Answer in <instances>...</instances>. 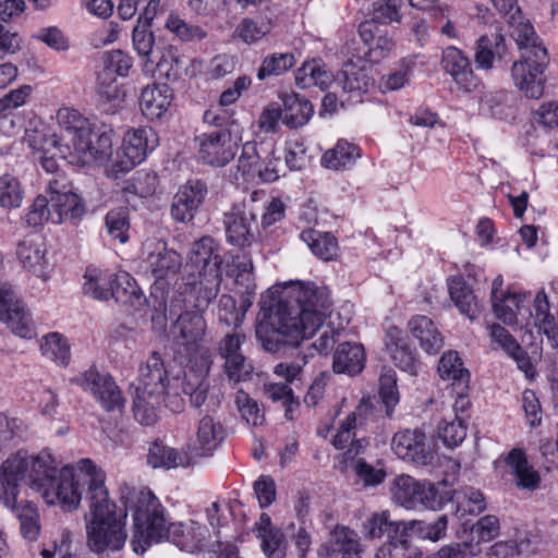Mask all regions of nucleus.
I'll return each mask as SVG.
<instances>
[{"label": "nucleus", "instance_id": "f257e3e1", "mask_svg": "<svg viewBox=\"0 0 558 558\" xmlns=\"http://www.w3.org/2000/svg\"><path fill=\"white\" fill-rule=\"evenodd\" d=\"M268 323L256 330L263 348L279 353L311 338L331 313L329 290L314 282H294L286 287L274 302L262 301Z\"/></svg>", "mask_w": 558, "mask_h": 558}, {"label": "nucleus", "instance_id": "f03ea898", "mask_svg": "<svg viewBox=\"0 0 558 558\" xmlns=\"http://www.w3.org/2000/svg\"><path fill=\"white\" fill-rule=\"evenodd\" d=\"M58 131L46 140L59 150L60 158L71 165H105L112 157V131H94L92 123L78 111L61 108L57 111Z\"/></svg>", "mask_w": 558, "mask_h": 558}, {"label": "nucleus", "instance_id": "7ed1b4c3", "mask_svg": "<svg viewBox=\"0 0 558 558\" xmlns=\"http://www.w3.org/2000/svg\"><path fill=\"white\" fill-rule=\"evenodd\" d=\"M119 493L124 507L134 511L131 545L136 554H144L151 542L169 541L178 546L183 545V525L169 521L165 508L149 489H136L122 483Z\"/></svg>", "mask_w": 558, "mask_h": 558}, {"label": "nucleus", "instance_id": "20e7f679", "mask_svg": "<svg viewBox=\"0 0 558 558\" xmlns=\"http://www.w3.org/2000/svg\"><path fill=\"white\" fill-rule=\"evenodd\" d=\"M87 474L92 476L88 508L85 514L87 546L100 554L107 549L120 550L126 541L125 513L119 514L117 506L109 498L105 477L89 462H82Z\"/></svg>", "mask_w": 558, "mask_h": 558}, {"label": "nucleus", "instance_id": "39448f33", "mask_svg": "<svg viewBox=\"0 0 558 558\" xmlns=\"http://www.w3.org/2000/svg\"><path fill=\"white\" fill-rule=\"evenodd\" d=\"M58 473V464L50 451L41 450L35 456L20 451L0 465V501L13 504L14 496H19V482H25L41 496Z\"/></svg>", "mask_w": 558, "mask_h": 558}, {"label": "nucleus", "instance_id": "423d86ee", "mask_svg": "<svg viewBox=\"0 0 558 558\" xmlns=\"http://www.w3.org/2000/svg\"><path fill=\"white\" fill-rule=\"evenodd\" d=\"M513 25L511 37L520 51L519 60L511 66L513 84L525 97L538 99L544 93L549 63L547 49L531 24Z\"/></svg>", "mask_w": 558, "mask_h": 558}, {"label": "nucleus", "instance_id": "0eeeda50", "mask_svg": "<svg viewBox=\"0 0 558 558\" xmlns=\"http://www.w3.org/2000/svg\"><path fill=\"white\" fill-rule=\"evenodd\" d=\"M46 194L38 195L29 206L25 215L27 226L35 228L46 222L76 226L87 211L83 197L61 175L47 182Z\"/></svg>", "mask_w": 558, "mask_h": 558}, {"label": "nucleus", "instance_id": "6e6552de", "mask_svg": "<svg viewBox=\"0 0 558 558\" xmlns=\"http://www.w3.org/2000/svg\"><path fill=\"white\" fill-rule=\"evenodd\" d=\"M221 263L213 238L203 236L192 244L183 281L189 293H197L199 306H208L216 299L221 283Z\"/></svg>", "mask_w": 558, "mask_h": 558}, {"label": "nucleus", "instance_id": "1a4fd4ad", "mask_svg": "<svg viewBox=\"0 0 558 558\" xmlns=\"http://www.w3.org/2000/svg\"><path fill=\"white\" fill-rule=\"evenodd\" d=\"M167 372L160 355L153 352L138 369V384L133 398V413L142 425L150 426L157 422V407L166 391Z\"/></svg>", "mask_w": 558, "mask_h": 558}, {"label": "nucleus", "instance_id": "9d476101", "mask_svg": "<svg viewBox=\"0 0 558 558\" xmlns=\"http://www.w3.org/2000/svg\"><path fill=\"white\" fill-rule=\"evenodd\" d=\"M189 351V369L181 381V388L194 408L206 407L207 411H216L221 403L222 393L211 391L207 375L213 365L208 348L197 343L186 348Z\"/></svg>", "mask_w": 558, "mask_h": 558}, {"label": "nucleus", "instance_id": "9b49d317", "mask_svg": "<svg viewBox=\"0 0 558 558\" xmlns=\"http://www.w3.org/2000/svg\"><path fill=\"white\" fill-rule=\"evenodd\" d=\"M82 462H89L94 469L105 478V473L90 459H82L76 463V470L72 466H63L53 480V484L47 487L40 496L47 505H60L64 511H73L78 508L82 500L83 487L86 486V500L89 497L92 476L87 474L86 466Z\"/></svg>", "mask_w": 558, "mask_h": 558}, {"label": "nucleus", "instance_id": "f8f14e48", "mask_svg": "<svg viewBox=\"0 0 558 558\" xmlns=\"http://www.w3.org/2000/svg\"><path fill=\"white\" fill-rule=\"evenodd\" d=\"M198 156L207 165L223 167L235 156L242 142V128L232 122L223 129L205 133L196 138Z\"/></svg>", "mask_w": 558, "mask_h": 558}, {"label": "nucleus", "instance_id": "ddd939ff", "mask_svg": "<svg viewBox=\"0 0 558 558\" xmlns=\"http://www.w3.org/2000/svg\"><path fill=\"white\" fill-rule=\"evenodd\" d=\"M391 496L395 504L409 510L420 508L436 510L444 501L433 483L420 482L407 474L398 475L393 480Z\"/></svg>", "mask_w": 558, "mask_h": 558}, {"label": "nucleus", "instance_id": "4468645a", "mask_svg": "<svg viewBox=\"0 0 558 558\" xmlns=\"http://www.w3.org/2000/svg\"><path fill=\"white\" fill-rule=\"evenodd\" d=\"M142 268L149 274L155 282L170 284L177 279L182 268V257L165 243L151 241L146 243Z\"/></svg>", "mask_w": 558, "mask_h": 558}, {"label": "nucleus", "instance_id": "2eb2a0df", "mask_svg": "<svg viewBox=\"0 0 558 558\" xmlns=\"http://www.w3.org/2000/svg\"><path fill=\"white\" fill-rule=\"evenodd\" d=\"M245 336L240 332H230L222 337L217 345L218 355L225 361L223 374L233 385L250 378L253 366L242 352Z\"/></svg>", "mask_w": 558, "mask_h": 558}, {"label": "nucleus", "instance_id": "dca6fc26", "mask_svg": "<svg viewBox=\"0 0 558 558\" xmlns=\"http://www.w3.org/2000/svg\"><path fill=\"white\" fill-rule=\"evenodd\" d=\"M71 383L78 385L89 391L100 405L108 412L120 410L124 399L114 379L105 373H99L92 367L83 374L73 377Z\"/></svg>", "mask_w": 558, "mask_h": 558}, {"label": "nucleus", "instance_id": "f3484780", "mask_svg": "<svg viewBox=\"0 0 558 558\" xmlns=\"http://www.w3.org/2000/svg\"><path fill=\"white\" fill-rule=\"evenodd\" d=\"M256 218L253 203L234 205L223 218L228 242L241 247L250 246L256 239Z\"/></svg>", "mask_w": 558, "mask_h": 558}, {"label": "nucleus", "instance_id": "a211bd4d", "mask_svg": "<svg viewBox=\"0 0 558 558\" xmlns=\"http://www.w3.org/2000/svg\"><path fill=\"white\" fill-rule=\"evenodd\" d=\"M159 145L157 132L149 128L133 129L126 132L123 138V155L125 160L116 165L118 172H128L134 166L143 162L148 153Z\"/></svg>", "mask_w": 558, "mask_h": 558}, {"label": "nucleus", "instance_id": "6ab92c4d", "mask_svg": "<svg viewBox=\"0 0 558 558\" xmlns=\"http://www.w3.org/2000/svg\"><path fill=\"white\" fill-rule=\"evenodd\" d=\"M194 299L195 310L181 313L171 326L173 338L185 348L196 345L204 338L207 329L203 312L207 306H199L197 293H190Z\"/></svg>", "mask_w": 558, "mask_h": 558}, {"label": "nucleus", "instance_id": "aec40b11", "mask_svg": "<svg viewBox=\"0 0 558 558\" xmlns=\"http://www.w3.org/2000/svg\"><path fill=\"white\" fill-rule=\"evenodd\" d=\"M47 245L37 235H28L16 244V257L22 267L43 280H47L52 265L47 257Z\"/></svg>", "mask_w": 558, "mask_h": 558}, {"label": "nucleus", "instance_id": "412c9836", "mask_svg": "<svg viewBox=\"0 0 558 558\" xmlns=\"http://www.w3.org/2000/svg\"><path fill=\"white\" fill-rule=\"evenodd\" d=\"M391 448L402 460L427 465L433 460V451L426 436L418 429H404L395 434Z\"/></svg>", "mask_w": 558, "mask_h": 558}, {"label": "nucleus", "instance_id": "4be33fe9", "mask_svg": "<svg viewBox=\"0 0 558 558\" xmlns=\"http://www.w3.org/2000/svg\"><path fill=\"white\" fill-rule=\"evenodd\" d=\"M207 185L201 180H190L173 197L170 213L178 222H189L197 213L207 196Z\"/></svg>", "mask_w": 558, "mask_h": 558}, {"label": "nucleus", "instance_id": "5701e85b", "mask_svg": "<svg viewBox=\"0 0 558 558\" xmlns=\"http://www.w3.org/2000/svg\"><path fill=\"white\" fill-rule=\"evenodd\" d=\"M440 64L459 89L469 93L478 87L480 81L474 75L470 59L462 50L453 46L447 47L442 51Z\"/></svg>", "mask_w": 558, "mask_h": 558}, {"label": "nucleus", "instance_id": "b1692460", "mask_svg": "<svg viewBox=\"0 0 558 558\" xmlns=\"http://www.w3.org/2000/svg\"><path fill=\"white\" fill-rule=\"evenodd\" d=\"M225 438V428L220 421L210 414L203 415L195 426V437L190 445L195 457H210Z\"/></svg>", "mask_w": 558, "mask_h": 558}, {"label": "nucleus", "instance_id": "393cba45", "mask_svg": "<svg viewBox=\"0 0 558 558\" xmlns=\"http://www.w3.org/2000/svg\"><path fill=\"white\" fill-rule=\"evenodd\" d=\"M335 86L343 93L359 98L374 86V78L369 75L365 65H359L353 60L344 63L343 69L336 75Z\"/></svg>", "mask_w": 558, "mask_h": 558}, {"label": "nucleus", "instance_id": "a878e982", "mask_svg": "<svg viewBox=\"0 0 558 558\" xmlns=\"http://www.w3.org/2000/svg\"><path fill=\"white\" fill-rule=\"evenodd\" d=\"M172 99V89L168 85H148L141 93L140 109L148 120H156L167 112Z\"/></svg>", "mask_w": 558, "mask_h": 558}, {"label": "nucleus", "instance_id": "bb28decb", "mask_svg": "<svg viewBox=\"0 0 558 558\" xmlns=\"http://www.w3.org/2000/svg\"><path fill=\"white\" fill-rule=\"evenodd\" d=\"M323 549L328 558H360L359 536L349 527L336 526Z\"/></svg>", "mask_w": 558, "mask_h": 558}, {"label": "nucleus", "instance_id": "cd10ccee", "mask_svg": "<svg viewBox=\"0 0 558 558\" xmlns=\"http://www.w3.org/2000/svg\"><path fill=\"white\" fill-rule=\"evenodd\" d=\"M508 473L520 489L535 490L541 483V476L529 463L526 454L521 449H512L506 458Z\"/></svg>", "mask_w": 558, "mask_h": 558}, {"label": "nucleus", "instance_id": "c85d7f7f", "mask_svg": "<svg viewBox=\"0 0 558 558\" xmlns=\"http://www.w3.org/2000/svg\"><path fill=\"white\" fill-rule=\"evenodd\" d=\"M441 379L451 381V392L464 393L470 388V372L456 351L445 352L438 363Z\"/></svg>", "mask_w": 558, "mask_h": 558}, {"label": "nucleus", "instance_id": "c756f323", "mask_svg": "<svg viewBox=\"0 0 558 558\" xmlns=\"http://www.w3.org/2000/svg\"><path fill=\"white\" fill-rule=\"evenodd\" d=\"M365 350L362 344L342 342L333 353L332 369L338 374L353 376L362 372L365 366Z\"/></svg>", "mask_w": 558, "mask_h": 558}, {"label": "nucleus", "instance_id": "7c9ffc66", "mask_svg": "<svg viewBox=\"0 0 558 558\" xmlns=\"http://www.w3.org/2000/svg\"><path fill=\"white\" fill-rule=\"evenodd\" d=\"M359 34L367 45L369 57L374 61L387 57L395 48V41L388 35L387 29L381 28L374 21L362 22L359 25Z\"/></svg>", "mask_w": 558, "mask_h": 558}, {"label": "nucleus", "instance_id": "2f4dec72", "mask_svg": "<svg viewBox=\"0 0 558 558\" xmlns=\"http://www.w3.org/2000/svg\"><path fill=\"white\" fill-rule=\"evenodd\" d=\"M282 101V122L290 129H298L305 125L314 113L313 105L295 93H280Z\"/></svg>", "mask_w": 558, "mask_h": 558}, {"label": "nucleus", "instance_id": "473e14b6", "mask_svg": "<svg viewBox=\"0 0 558 558\" xmlns=\"http://www.w3.org/2000/svg\"><path fill=\"white\" fill-rule=\"evenodd\" d=\"M387 350L395 365L400 369L415 375L417 371L416 361L412 350L408 347L402 331L397 327H391L387 331Z\"/></svg>", "mask_w": 558, "mask_h": 558}, {"label": "nucleus", "instance_id": "72a5a7b5", "mask_svg": "<svg viewBox=\"0 0 558 558\" xmlns=\"http://www.w3.org/2000/svg\"><path fill=\"white\" fill-rule=\"evenodd\" d=\"M408 326L424 351L435 354L441 349L444 344L442 336L429 317L423 315L414 316L409 320Z\"/></svg>", "mask_w": 558, "mask_h": 558}, {"label": "nucleus", "instance_id": "f704fd0d", "mask_svg": "<svg viewBox=\"0 0 558 558\" xmlns=\"http://www.w3.org/2000/svg\"><path fill=\"white\" fill-rule=\"evenodd\" d=\"M10 509L20 521V531L22 536L28 542H35L40 534V522L37 507L27 500L17 502V496H14L13 504H3Z\"/></svg>", "mask_w": 558, "mask_h": 558}, {"label": "nucleus", "instance_id": "c9c22d12", "mask_svg": "<svg viewBox=\"0 0 558 558\" xmlns=\"http://www.w3.org/2000/svg\"><path fill=\"white\" fill-rule=\"evenodd\" d=\"M505 37L500 33L485 34L476 40L474 59L478 69L489 70L496 58L506 53Z\"/></svg>", "mask_w": 558, "mask_h": 558}, {"label": "nucleus", "instance_id": "e433bc0d", "mask_svg": "<svg viewBox=\"0 0 558 558\" xmlns=\"http://www.w3.org/2000/svg\"><path fill=\"white\" fill-rule=\"evenodd\" d=\"M524 295L510 291L500 292V296L493 299L495 315L507 325L519 324V316L525 317L529 310L524 307Z\"/></svg>", "mask_w": 558, "mask_h": 558}, {"label": "nucleus", "instance_id": "4c0bfd02", "mask_svg": "<svg viewBox=\"0 0 558 558\" xmlns=\"http://www.w3.org/2000/svg\"><path fill=\"white\" fill-rule=\"evenodd\" d=\"M336 76L326 69V65L319 60L304 62L295 73V83L301 88L318 86L326 89L335 86Z\"/></svg>", "mask_w": 558, "mask_h": 558}, {"label": "nucleus", "instance_id": "58836bf2", "mask_svg": "<svg viewBox=\"0 0 558 558\" xmlns=\"http://www.w3.org/2000/svg\"><path fill=\"white\" fill-rule=\"evenodd\" d=\"M300 238L306 243L311 252L322 260L329 262L338 257V241L330 232L306 229L300 233Z\"/></svg>", "mask_w": 558, "mask_h": 558}, {"label": "nucleus", "instance_id": "ea45409f", "mask_svg": "<svg viewBox=\"0 0 558 558\" xmlns=\"http://www.w3.org/2000/svg\"><path fill=\"white\" fill-rule=\"evenodd\" d=\"M450 299L454 302L460 313L471 320L480 314V305L472 288L461 277H452L448 281Z\"/></svg>", "mask_w": 558, "mask_h": 558}, {"label": "nucleus", "instance_id": "a19ab883", "mask_svg": "<svg viewBox=\"0 0 558 558\" xmlns=\"http://www.w3.org/2000/svg\"><path fill=\"white\" fill-rule=\"evenodd\" d=\"M534 319L535 326L544 332L553 347H558V328L555 317L550 314V306L545 291L537 292L534 299V314L527 312Z\"/></svg>", "mask_w": 558, "mask_h": 558}, {"label": "nucleus", "instance_id": "79ce46f5", "mask_svg": "<svg viewBox=\"0 0 558 558\" xmlns=\"http://www.w3.org/2000/svg\"><path fill=\"white\" fill-rule=\"evenodd\" d=\"M360 157L361 151L356 145L339 140L331 149L325 151L322 165L331 170H342L351 167Z\"/></svg>", "mask_w": 558, "mask_h": 558}, {"label": "nucleus", "instance_id": "37998d69", "mask_svg": "<svg viewBox=\"0 0 558 558\" xmlns=\"http://www.w3.org/2000/svg\"><path fill=\"white\" fill-rule=\"evenodd\" d=\"M142 291L134 278L126 271L112 274L110 298L122 304L133 305L142 299Z\"/></svg>", "mask_w": 558, "mask_h": 558}, {"label": "nucleus", "instance_id": "c03bdc74", "mask_svg": "<svg viewBox=\"0 0 558 558\" xmlns=\"http://www.w3.org/2000/svg\"><path fill=\"white\" fill-rule=\"evenodd\" d=\"M407 529L403 522L392 521L389 511L372 513L363 524L364 535L368 538H380L385 534L392 537L400 529Z\"/></svg>", "mask_w": 558, "mask_h": 558}, {"label": "nucleus", "instance_id": "a18cd8bd", "mask_svg": "<svg viewBox=\"0 0 558 558\" xmlns=\"http://www.w3.org/2000/svg\"><path fill=\"white\" fill-rule=\"evenodd\" d=\"M41 354L61 366H66L71 359L70 344L61 333L50 332L41 338Z\"/></svg>", "mask_w": 558, "mask_h": 558}, {"label": "nucleus", "instance_id": "49530a36", "mask_svg": "<svg viewBox=\"0 0 558 558\" xmlns=\"http://www.w3.org/2000/svg\"><path fill=\"white\" fill-rule=\"evenodd\" d=\"M437 435L447 447H457L466 436V425L459 414H448L437 425Z\"/></svg>", "mask_w": 558, "mask_h": 558}, {"label": "nucleus", "instance_id": "de8ad7c7", "mask_svg": "<svg viewBox=\"0 0 558 558\" xmlns=\"http://www.w3.org/2000/svg\"><path fill=\"white\" fill-rule=\"evenodd\" d=\"M452 499L457 504V511L461 513V517L480 514L486 509L484 495L474 487H462L456 490Z\"/></svg>", "mask_w": 558, "mask_h": 558}, {"label": "nucleus", "instance_id": "09e8293b", "mask_svg": "<svg viewBox=\"0 0 558 558\" xmlns=\"http://www.w3.org/2000/svg\"><path fill=\"white\" fill-rule=\"evenodd\" d=\"M97 94L104 110L110 113H114L120 108L125 97L124 90L107 74L99 77Z\"/></svg>", "mask_w": 558, "mask_h": 558}, {"label": "nucleus", "instance_id": "8fccbe9b", "mask_svg": "<svg viewBox=\"0 0 558 558\" xmlns=\"http://www.w3.org/2000/svg\"><path fill=\"white\" fill-rule=\"evenodd\" d=\"M295 58L290 52H275L264 58L257 70L256 76L264 81L269 76H279L292 69L295 64Z\"/></svg>", "mask_w": 558, "mask_h": 558}, {"label": "nucleus", "instance_id": "3c124183", "mask_svg": "<svg viewBox=\"0 0 558 558\" xmlns=\"http://www.w3.org/2000/svg\"><path fill=\"white\" fill-rule=\"evenodd\" d=\"M143 71L148 75H154L158 72L160 76H165L168 80H177L181 73V60L169 51L158 56L155 60L144 61Z\"/></svg>", "mask_w": 558, "mask_h": 558}, {"label": "nucleus", "instance_id": "603ef678", "mask_svg": "<svg viewBox=\"0 0 558 558\" xmlns=\"http://www.w3.org/2000/svg\"><path fill=\"white\" fill-rule=\"evenodd\" d=\"M133 48L144 61L155 60V37L150 31V22L137 21L132 34Z\"/></svg>", "mask_w": 558, "mask_h": 558}, {"label": "nucleus", "instance_id": "864d4df0", "mask_svg": "<svg viewBox=\"0 0 558 558\" xmlns=\"http://www.w3.org/2000/svg\"><path fill=\"white\" fill-rule=\"evenodd\" d=\"M84 278L85 294L97 300H108L110 298L112 274L88 269Z\"/></svg>", "mask_w": 558, "mask_h": 558}, {"label": "nucleus", "instance_id": "5fc2aeb1", "mask_svg": "<svg viewBox=\"0 0 558 558\" xmlns=\"http://www.w3.org/2000/svg\"><path fill=\"white\" fill-rule=\"evenodd\" d=\"M24 198V191L19 179L10 173L0 177V207L3 209L19 208Z\"/></svg>", "mask_w": 558, "mask_h": 558}, {"label": "nucleus", "instance_id": "6e6d98bb", "mask_svg": "<svg viewBox=\"0 0 558 558\" xmlns=\"http://www.w3.org/2000/svg\"><path fill=\"white\" fill-rule=\"evenodd\" d=\"M148 464L156 468H177L183 463V457L173 448L154 442L147 454Z\"/></svg>", "mask_w": 558, "mask_h": 558}, {"label": "nucleus", "instance_id": "4d7b16f0", "mask_svg": "<svg viewBox=\"0 0 558 558\" xmlns=\"http://www.w3.org/2000/svg\"><path fill=\"white\" fill-rule=\"evenodd\" d=\"M403 0H377L373 3L372 17L377 25H387L401 21V7Z\"/></svg>", "mask_w": 558, "mask_h": 558}, {"label": "nucleus", "instance_id": "13d9d810", "mask_svg": "<svg viewBox=\"0 0 558 558\" xmlns=\"http://www.w3.org/2000/svg\"><path fill=\"white\" fill-rule=\"evenodd\" d=\"M166 27L183 41H201L207 36L204 28L190 24L178 15H170L166 22Z\"/></svg>", "mask_w": 558, "mask_h": 558}, {"label": "nucleus", "instance_id": "bf43d9fd", "mask_svg": "<svg viewBox=\"0 0 558 558\" xmlns=\"http://www.w3.org/2000/svg\"><path fill=\"white\" fill-rule=\"evenodd\" d=\"M270 32V25L263 20L243 19L235 28V35L247 45H253Z\"/></svg>", "mask_w": 558, "mask_h": 558}, {"label": "nucleus", "instance_id": "052dcab7", "mask_svg": "<svg viewBox=\"0 0 558 558\" xmlns=\"http://www.w3.org/2000/svg\"><path fill=\"white\" fill-rule=\"evenodd\" d=\"M0 320L7 323L12 332L21 338L29 339L34 336V329L22 303L11 308L8 315L0 317Z\"/></svg>", "mask_w": 558, "mask_h": 558}, {"label": "nucleus", "instance_id": "680f3d73", "mask_svg": "<svg viewBox=\"0 0 558 558\" xmlns=\"http://www.w3.org/2000/svg\"><path fill=\"white\" fill-rule=\"evenodd\" d=\"M412 64L403 60L395 71L383 75L379 81V89L383 93L401 89L410 82Z\"/></svg>", "mask_w": 558, "mask_h": 558}, {"label": "nucleus", "instance_id": "e2e57ef3", "mask_svg": "<svg viewBox=\"0 0 558 558\" xmlns=\"http://www.w3.org/2000/svg\"><path fill=\"white\" fill-rule=\"evenodd\" d=\"M259 163L260 157L256 150V145L252 142H246L238 160V170L246 181H253L256 179V170Z\"/></svg>", "mask_w": 558, "mask_h": 558}, {"label": "nucleus", "instance_id": "0e129e2a", "mask_svg": "<svg viewBox=\"0 0 558 558\" xmlns=\"http://www.w3.org/2000/svg\"><path fill=\"white\" fill-rule=\"evenodd\" d=\"M235 403L239 412L241 413L242 417L246 421L247 424H251L253 426H258L263 424V410L259 408L258 403L254 399L250 398V396L246 392H244L243 390L238 391L235 396Z\"/></svg>", "mask_w": 558, "mask_h": 558}, {"label": "nucleus", "instance_id": "69168bd1", "mask_svg": "<svg viewBox=\"0 0 558 558\" xmlns=\"http://www.w3.org/2000/svg\"><path fill=\"white\" fill-rule=\"evenodd\" d=\"M379 397L386 407L387 415H391L395 407L399 402V391L397 388V377L395 372L388 371L379 378Z\"/></svg>", "mask_w": 558, "mask_h": 558}, {"label": "nucleus", "instance_id": "338daca9", "mask_svg": "<svg viewBox=\"0 0 558 558\" xmlns=\"http://www.w3.org/2000/svg\"><path fill=\"white\" fill-rule=\"evenodd\" d=\"M106 227L111 238L121 243L128 241L129 219L124 208L110 210L106 216Z\"/></svg>", "mask_w": 558, "mask_h": 558}, {"label": "nucleus", "instance_id": "774afa93", "mask_svg": "<svg viewBox=\"0 0 558 558\" xmlns=\"http://www.w3.org/2000/svg\"><path fill=\"white\" fill-rule=\"evenodd\" d=\"M50 136L51 134L43 136L38 135L34 137L29 136L28 143L34 150H38L44 154L40 158V163L43 168L49 173H54L58 170L56 157H60V154L57 148L49 147V145L46 144V140Z\"/></svg>", "mask_w": 558, "mask_h": 558}]
</instances>
